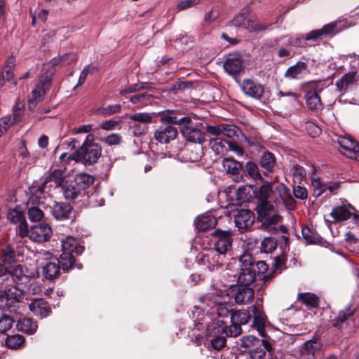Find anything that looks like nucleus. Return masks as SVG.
Segmentation results:
<instances>
[{"mask_svg": "<svg viewBox=\"0 0 359 359\" xmlns=\"http://www.w3.org/2000/svg\"><path fill=\"white\" fill-rule=\"evenodd\" d=\"M161 121L168 125H178L180 128L183 124H187L190 121L189 116H181L180 114L172 110L160 112Z\"/></svg>", "mask_w": 359, "mask_h": 359, "instance_id": "nucleus-21", "label": "nucleus"}, {"mask_svg": "<svg viewBox=\"0 0 359 359\" xmlns=\"http://www.w3.org/2000/svg\"><path fill=\"white\" fill-rule=\"evenodd\" d=\"M246 171L248 174L253 179H261L262 176L259 173V168L257 164L253 162H248L245 165Z\"/></svg>", "mask_w": 359, "mask_h": 359, "instance_id": "nucleus-59", "label": "nucleus"}, {"mask_svg": "<svg viewBox=\"0 0 359 359\" xmlns=\"http://www.w3.org/2000/svg\"><path fill=\"white\" fill-rule=\"evenodd\" d=\"M10 277L18 286H23L29 283L30 278H34V273L29 271L27 267L18 264L10 271Z\"/></svg>", "mask_w": 359, "mask_h": 359, "instance_id": "nucleus-13", "label": "nucleus"}, {"mask_svg": "<svg viewBox=\"0 0 359 359\" xmlns=\"http://www.w3.org/2000/svg\"><path fill=\"white\" fill-rule=\"evenodd\" d=\"M254 213L249 210L242 209L234 216V222L240 232L246 231L254 223Z\"/></svg>", "mask_w": 359, "mask_h": 359, "instance_id": "nucleus-14", "label": "nucleus"}, {"mask_svg": "<svg viewBox=\"0 0 359 359\" xmlns=\"http://www.w3.org/2000/svg\"><path fill=\"white\" fill-rule=\"evenodd\" d=\"M64 180L65 171L61 169H55L46 177L42 186L39 188V191L43 193L46 187H59L62 186Z\"/></svg>", "mask_w": 359, "mask_h": 359, "instance_id": "nucleus-20", "label": "nucleus"}, {"mask_svg": "<svg viewBox=\"0 0 359 359\" xmlns=\"http://www.w3.org/2000/svg\"><path fill=\"white\" fill-rule=\"evenodd\" d=\"M280 195L285 205L290 210L295 208V201L291 196L290 190L285 185L278 186Z\"/></svg>", "mask_w": 359, "mask_h": 359, "instance_id": "nucleus-42", "label": "nucleus"}, {"mask_svg": "<svg viewBox=\"0 0 359 359\" xmlns=\"http://www.w3.org/2000/svg\"><path fill=\"white\" fill-rule=\"evenodd\" d=\"M259 217L263 220L267 216L270 215L273 210V205L269 201L259 202L256 207Z\"/></svg>", "mask_w": 359, "mask_h": 359, "instance_id": "nucleus-43", "label": "nucleus"}, {"mask_svg": "<svg viewBox=\"0 0 359 359\" xmlns=\"http://www.w3.org/2000/svg\"><path fill=\"white\" fill-rule=\"evenodd\" d=\"M308 74H309L308 64L303 61H298L295 65L287 69L284 73V76L290 80H299L304 75Z\"/></svg>", "mask_w": 359, "mask_h": 359, "instance_id": "nucleus-23", "label": "nucleus"}, {"mask_svg": "<svg viewBox=\"0 0 359 359\" xmlns=\"http://www.w3.org/2000/svg\"><path fill=\"white\" fill-rule=\"evenodd\" d=\"M259 164L266 171L273 172L276 165L274 155L269 151H264L260 157Z\"/></svg>", "mask_w": 359, "mask_h": 359, "instance_id": "nucleus-38", "label": "nucleus"}, {"mask_svg": "<svg viewBox=\"0 0 359 359\" xmlns=\"http://www.w3.org/2000/svg\"><path fill=\"white\" fill-rule=\"evenodd\" d=\"M241 341L242 346L249 348L250 349L255 348L257 345H264V348L266 349L268 352H271L272 351V346L269 341L266 339H260L252 335L243 337Z\"/></svg>", "mask_w": 359, "mask_h": 359, "instance_id": "nucleus-28", "label": "nucleus"}, {"mask_svg": "<svg viewBox=\"0 0 359 359\" xmlns=\"http://www.w3.org/2000/svg\"><path fill=\"white\" fill-rule=\"evenodd\" d=\"M253 191V186H241L237 190V198L243 202L248 201L251 198V191Z\"/></svg>", "mask_w": 359, "mask_h": 359, "instance_id": "nucleus-49", "label": "nucleus"}, {"mask_svg": "<svg viewBox=\"0 0 359 359\" xmlns=\"http://www.w3.org/2000/svg\"><path fill=\"white\" fill-rule=\"evenodd\" d=\"M298 300L307 306L316 308L319 305L318 297L313 293H299Z\"/></svg>", "mask_w": 359, "mask_h": 359, "instance_id": "nucleus-41", "label": "nucleus"}, {"mask_svg": "<svg viewBox=\"0 0 359 359\" xmlns=\"http://www.w3.org/2000/svg\"><path fill=\"white\" fill-rule=\"evenodd\" d=\"M353 315V310L351 306L346 307L345 309L340 311L337 316L330 319L332 326L338 327L349 317Z\"/></svg>", "mask_w": 359, "mask_h": 359, "instance_id": "nucleus-34", "label": "nucleus"}, {"mask_svg": "<svg viewBox=\"0 0 359 359\" xmlns=\"http://www.w3.org/2000/svg\"><path fill=\"white\" fill-rule=\"evenodd\" d=\"M130 119L135 122H139L142 123H150L153 121V116L149 113L140 112L132 114L130 116Z\"/></svg>", "mask_w": 359, "mask_h": 359, "instance_id": "nucleus-50", "label": "nucleus"}, {"mask_svg": "<svg viewBox=\"0 0 359 359\" xmlns=\"http://www.w3.org/2000/svg\"><path fill=\"white\" fill-rule=\"evenodd\" d=\"M251 319L250 312L246 310L236 311L231 313V325H225L222 332L226 337H236L241 334V325L247 324Z\"/></svg>", "mask_w": 359, "mask_h": 359, "instance_id": "nucleus-4", "label": "nucleus"}, {"mask_svg": "<svg viewBox=\"0 0 359 359\" xmlns=\"http://www.w3.org/2000/svg\"><path fill=\"white\" fill-rule=\"evenodd\" d=\"M20 287V288L13 287L6 291H4L6 295L3 297V302L8 299H13L17 302H20L22 299V292H24V290L23 286Z\"/></svg>", "mask_w": 359, "mask_h": 359, "instance_id": "nucleus-45", "label": "nucleus"}, {"mask_svg": "<svg viewBox=\"0 0 359 359\" xmlns=\"http://www.w3.org/2000/svg\"><path fill=\"white\" fill-rule=\"evenodd\" d=\"M277 245V240L275 238H265L261 244V251L264 253H271L276 249Z\"/></svg>", "mask_w": 359, "mask_h": 359, "instance_id": "nucleus-47", "label": "nucleus"}, {"mask_svg": "<svg viewBox=\"0 0 359 359\" xmlns=\"http://www.w3.org/2000/svg\"><path fill=\"white\" fill-rule=\"evenodd\" d=\"M73 182L85 196L86 189L94 182V177L88 174L80 173L76 175Z\"/></svg>", "mask_w": 359, "mask_h": 359, "instance_id": "nucleus-31", "label": "nucleus"}, {"mask_svg": "<svg viewBox=\"0 0 359 359\" xmlns=\"http://www.w3.org/2000/svg\"><path fill=\"white\" fill-rule=\"evenodd\" d=\"M241 271L237 283L242 286H250L255 280L256 271L254 269L252 257L250 254H244L240 257Z\"/></svg>", "mask_w": 359, "mask_h": 359, "instance_id": "nucleus-5", "label": "nucleus"}, {"mask_svg": "<svg viewBox=\"0 0 359 359\" xmlns=\"http://www.w3.org/2000/svg\"><path fill=\"white\" fill-rule=\"evenodd\" d=\"M222 128V135L228 137H238V133L241 132L237 126L231 124H223Z\"/></svg>", "mask_w": 359, "mask_h": 359, "instance_id": "nucleus-57", "label": "nucleus"}, {"mask_svg": "<svg viewBox=\"0 0 359 359\" xmlns=\"http://www.w3.org/2000/svg\"><path fill=\"white\" fill-rule=\"evenodd\" d=\"M243 67L241 56L237 54H229L224 63L225 71L230 75L236 76L240 74Z\"/></svg>", "mask_w": 359, "mask_h": 359, "instance_id": "nucleus-22", "label": "nucleus"}, {"mask_svg": "<svg viewBox=\"0 0 359 359\" xmlns=\"http://www.w3.org/2000/svg\"><path fill=\"white\" fill-rule=\"evenodd\" d=\"M224 326L213 323L208 327V337L205 341V346L210 351H220L226 346V338L224 336H217L222 332Z\"/></svg>", "mask_w": 359, "mask_h": 359, "instance_id": "nucleus-6", "label": "nucleus"}, {"mask_svg": "<svg viewBox=\"0 0 359 359\" xmlns=\"http://www.w3.org/2000/svg\"><path fill=\"white\" fill-rule=\"evenodd\" d=\"M303 238L309 243H317L320 237L315 232L312 231L308 226H304L302 229Z\"/></svg>", "mask_w": 359, "mask_h": 359, "instance_id": "nucleus-51", "label": "nucleus"}, {"mask_svg": "<svg viewBox=\"0 0 359 359\" xmlns=\"http://www.w3.org/2000/svg\"><path fill=\"white\" fill-rule=\"evenodd\" d=\"M337 142L341 148L340 151L347 157L359 161V146L352 138L340 137Z\"/></svg>", "mask_w": 359, "mask_h": 359, "instance_id": "nucleus-11", "label": "nucleus"}, {"mask_svg": "<svg viewBox=\"0 0 359 359\" xmlns=\"http://www.w3.org/2000/svg\"><path fill=\"white\" fill-rule=\"evenodd\" d=\"M191 43L192 41L186 34L182 35L174 41L175 47L181 51L188 50L191 47Z\"/></svg>", "mask_w": 359, "mask_h": 359, "instance_id": "nucleus-48", "label": "nucleus"}, {"mask_svg": "<svg viewBox=\"0 0 359 359\" xmlns=\"http://www.w3.org/2000/svg\"><path fill=\"white\" fill-rule=\"evenodd\" d=\"M42 273L46 279L53 280L60 273V265L55 262H49L43 267Z\"/></svg>", "mask_w": 359, "mask_h": 359, "instance_id": "nucleus-37", "label": "nucleus"}, {"mask_svg": "<svg viewBox=\"0 0 359 359\" xmlns=\"http://www.w3.org/2000/svg\"><path fill=\"white\" fill-rule=\"evenodd\" d=\"M252 192L255 194V197L259 200V202L268 201L272 193L271 184L265 182L258 189H253Z\"/></svg>", "mask_w": 359, "mask_h": 359, "instance_id": "nucleus-36", "label": "nucleus"}, {"mask_svg": "<svg viewBox=\"0 0 359 359\" xmlns=\"http://www.w3.org/2000/svg\"><path fill=\"white\" fill-rule=\"evenodd\" d=\"M24 292L32 293V294H37L41 292V285L35 281L34 278H30L29 283L23 285Z\"/></svg>", "mask_w": 359, "mask_h": 359, "instance_id": "nucleus-53", "label": "nucleus"}, {"mask_svg": "<svg viewBox=\"0 0 359 359\" xmlns=\"http://www.w3.org/2000/svg\"><path fill=\"white\" fill-rule=\"evenodd\" d=\"M308 133L312 137H316L319 135L321 133V129L317 125L313 123L309 122L306 126Z\"/></svg>", "mask_w": 359, "mask_h": 359, "instance_id": "nucleus-64", "label": "nucleus"}, {"mask_svg": "<svg viewBox=\"0 0 359 359\" xmlns=\"http://www.w3.org/2000/svg\"><path fill=\"white\" fill-rule=\"evenodd\" d=\"M25 343V337L20 334L9 335L6 339V346L11 349H19Z\"/></svg>", "mask_w": 359, "mask_h": 359, "instance_id": "nucleus-44", "label": "nucleus"}, {"mask_svg": "<svg viewBox=\"0 0 359 359\" xmlns=\"http://www.w3.org/2000/svg\"><path fill=\"white\" fill-rule=\"evenodd\" d=\"M62 189L64 197L67 201H74L84 196L73 181L65 184Z\"/></svg>", "mask_w": 359, "mask_h": 359, "instance_id": "nucleus-32", "label": "nucleus"}, {"mask_svg": "<svg viewBox=\"0 0 359 359\" xmlns=\"http://www.w3.org/2000/svg\"><path fill=\"white\" fill-rule=\"evenodd\" d=\"M225 255L216 251H210L202 256L201 261L211 271H217L223 265Z\"/></svg>", "mask_w": 359, "mask_h": 359, "instance_id": "nucleus-18", "label": "nucleus"}, {"mask_svg": "<svg viewBox=\"0 0 359 359\" xmlns=\"http://www.w3.org/2000/svg\"><path fill=\"white\" fill-rule=\"evenodd\" d=\"M52 229L47 224L34 225L29 229V238L35 242L47 241L52 236Z\"/></svg>", "mask_w": 359, "mask_h": 359, "instance_id": "nucleus-16", "label": "nucleus"}, {"mask_svg": "<svg viewBox=\"0 0 359 359\" xmlns=\"http://www.w3.org/2000/svg\"><path fill=\"white\" fill-rule=\"evenodd\" d=\"M151 95L147 93H142L133 95L130 97V102L133 104L140 103L143 105H147L151 102Z\"/></svg>", "mask_w": 359, "mask_h": 359, "instance_id": "nucleus-52", "label": "nucleus"}, {"mask_svg": "<svg viewBox=\"0 0 359 359\" xmlns=\"http://www.w3.org/2000/svg\"><path fill=\"white\" fill-rule=\"evenodd\" d=\"M222 165L228 173L238 175L242 169V164L231 158H225L222 161Z\"/></svg>", "mask_w": 359, "mask_h": 359, "instance_id": "nucleus-39", "label": "nucleus"}, {"mask_svg": "<svg viewBox=\"0 0 359 359\" xmlns=\"http://www.w3.org/2000/svg\"><path fill=\"white\" fill-rule=\"evenodd\" d=\"M76 60V58L75 55L72 53L66 54L62 56L60 59L54 58L52 60L49 65L44 66V69L49 67L50 65L54 66L57 65L59 62H62L64 65H68L69 63ZM54 72L55 71L53 67H51L50 69H47V71L41 76L39 85L32 91L31 95L29 96V108L34 107L40 100L41 97L50 88Z\"/></svg>", "mask_w": 359, "mask_h": 359, "instance_id": "nucleus-1", "label": "nucleus"}, {"mask_svg": "<svg viewBox=\"0 0 359 359\" xmlns=\"http://www.w3.org/2000/svg\"><path fill=\"white\" fill-rule=\"evenodd\" d=\"M41 205L43 203L39 197L34 195L29 196L27 202V208L28 219L30 222H37L43 218L44 213L40 208Z\"/></svg>", "mask_w": 359, "mask_h": 359, "instance_id": "nucleus-10", "label": "nucleus"}, {"mask_svg": "<svg viewBox=\"0 0 359 359\" xmlns=\"http://www.w3.org/2000/svg\"><path fill=\"white\" fill-rule=\"evenodd\" d=\"M351 210H354V208L351 205L348 206L344 205H339L332 209L330 215L335 222H341L347 220L351 217L352 212Z\"/></svg>", "mask_w": 359, "mask_h": 359, "instance_id": "nucleus-27", "label": "nucleus"}, {"mask_svg": "<svg viewBox=\"0 0 359 359\" xmlns=\"http://www.w3.org/2000/svg\"><path fill=\"white\" fill-rule=\"evenodd\" d=\"M7 218L13 223H18L25 219L22 208L20 205L15 206L8 211Z\"/></svg>", "mask_w": 359, "mask_h": 359, "instance_id": "nucleus-46", "label": "nucleus"}, {"mask_svg": "<svg viewBox=\"0 0 359 359\" xmlns=\"http://www.w3.org/2000/svg\"><path fill=\"white\" fill-rule=\"evenodd\" d=\"M82 248L79 246L77 241L72 237L68 236L62 241V252L72 255H78L82 252Z\"/></svg>", "mask_w": 359, "mask_h": 359, "instance_id": "nucleus-30", "label": "nucleus"}, {"mask_svg": "<svg viewBox=\"0 0 359 359\" xmlns=\"http://www.w3.org/2000/svg\"><path fill=\"white\" fill-rule=\"evenodd\" d=\"M357 81V74L354 72H349L345 74L339 80L337 81L335 85L340 92L346 91L348 87Z\"/></svg>", "mask_w": 359, "mask_h": 359, "instance_id": "nucleus-33", "label": "nucleus"}, {"mask_svg": "<svg viewBox=\"0 0 359 359\" xmlns=\"http://www.w3.org/2000/svg\"><path fill=\"white\" fill-rule=\"evenodd\" d=\"M215 239V251L225 255L232 247V233L230 231L215 230L212 233Z\"/></svg>", "mask_w": 359, "mask_h": 359, "instance_id": "nucleus-8", "label": "nucleus"}, {"mask_svg": "<svg viewBox=\"0 0 359 359\" xmlns=\"http://www.w3.org/2000/svg\"><path fill=\"white\" fill-rule=\"evenodd\" d=\"M178 135L177 129L170 125L161 126L154 133V139L161 144H167L175 140Z\"/></svg>", "mask_w": 359, "mask_h": 359, "instance_id": "nucleus-17", "label": "nucleus"}, {"mask_svg": "<svg viewBox=\"0 0 359 359\" xmlns=\"http://www.w3.org/2000/svg\"><path fill=\"white\" fill-rule=\"evenodd\" d=\"M15 257V252L10 245H8L6 248L2 251L1 259L3 262L6 264H11L13 262H14Z\"/></svg>", "mask_w": 359, "mask_h": 359, "instance_id": "nucleus-58", "label": "nucleus"}, {"mask_svg": "<svg viewBox=\"0 0 359 359\" xmlns=\"http://www.w3.org/2000/svg\"><path fill=\"white\" fill-rule=\"evenodd\" d=\"M266 351L267 350L264 348V345H257L249 350V359H262L266 355Z\"/></svg>", "mask_w": 359, "mask_h": 359, "instance_id": "nucleus-54", "label": "nucleus"}, {"mask_svg": "<svg viewBox=\"0 0 359 359\" xmlns=\"http://www.w3.org/2000/svg\"><path fill=\"white\" fill-rule=\"evenodd\" d=\"M253 313L254 323L257 325L258 330L261 331V330H264L265 325V318L258 311L256 306H254L253 308Z\"/></svg>", "mask_w": 359, "mask_h": 359, "instance_id": "nucleus-60", "label": "nucleus"}, {"mask_svg": "<svg viewBox=\"0 0 359 359\" xmlns=\"http://www.w3.org/2000/svg\"><path fill=\"white\" fill-rule=\"evenodd\" d=\"M94 135H88L81 147L74 153L72 157L69 156L68 158L80 161L86 165L95 163L101 156L102 147L94 142Z\"/></svg>", "mask_w": 359, "mask_h": 359, "instance_id": "nucleus-2", "label": "nucleus"}, {"mask_svg": "<svg viewBox=\"0 0 359 359\" xmlns=\"http://www.w3.org/2000/svg\"><path fill=\"white\" fill-rule=\"evenodd\" d=\"M217 224V220L212 215H203L198 216L195 219V225L196 229L201 231H208L214 228Z\"/></svg>", "mask_w": 359, "mask_h": 359, "instance_id": "nucleus-29", "label": "nucleus"}, {"mask_svg": "<svg viewBox=\"0 0 359 359\" xmlns=\"http://www.w3.org/2000/svg\"><path fill=\"white\" fill-rule=\"evenodd\" d=\"M241 88L248 96L259 100L264 92V86L250 79H244L241 83Z\"/></svg>", "mask_w": 359, "mask_h": 359, "instance_id": "nucleus-15", "label": "nucleus"}, {"mask_svg": "<svg viewBox=\"0 0 359 359\" xmlns=\"http://www.w3.org/2000/svg\"><path fill=\"white\" fill-rule=\"evenodd\" d=\"M180 131L183 137L189 142L201 144L205 140V133L193 126L191 118L189 123L183 124Z\"/></svg>", "mask_w": 359, "mask_h": 359, "instance_id": "nucleus-12", "label": "nucleus"}, {"mask_svg": "<svg viewBox=\"0 0 359 359\" xmlns=\"http://www.w3.org/2000/svg\"><path fill=\"white\" fill-rule=\"evenodd\" d=\"M102 142L109 146L118 145L121 142V137L116 133H111V135L102 139Z\"/></svg>", "mask_w": 359, "mask_h": 359, "instance_id": "nucleus-62", "label": "nucleus"}, {"mask_svg": "<svg viewBox=\"0 0 359 359\" xmlns=\"http://www.w3.org/2000/svg\"><path fill=\"white\" fill-rule=\"evenodd\" d=\"M337 26V22H332L330 24H327L323 27L322 29H320V32L323 35H332L337 33L339 31L336 29V27Z\"/></svg>", "mask_w": 359, "mask_h": 359, "instance_id": "nucleus-63", "label": "nucleus"}, {"mask_svg": "<svg viewBox=\"0 0 359 359\" xmlns=\"http://www.w3.org/2000/svg\"><path fill=\"white\" fill-rule=\"evenodd\" d=\"M320 348L321 343L318 339L308 340L300 348L297 359H316L315 354Z\"/></svg>", "mask_w": 359, "mask_h": 359, "instance_id": "nucleus-19", "label": "nucleus"}, {"mask_svg": "<svg viewBox=\"0 0 359 359\" xmlns=\"http://www.w3.org/2000/svg\"><path fill=\"white\" fill-rule=\"evenodd\" d=\"M232 295L238 304H246L254 298V290L250 286H239L232 290Z\"/></svg>", "mask_w": 359, "mask_h": 359, "instance_id": "nucleus-24", "label": "nucleus"}, {"mask_svg": "<svg viewBox=\"0 0 359 359\" xmlns=\"http://www.w3.org/2000/svg\"><path fill=\"white\" fill-rule=\"evenodd\" d=\"M72 206L65 203H55L52 207L51 214L57 220H64L69 217Z\"/></svg>", "mask_w": 359, "mask_h": 359, "instance_id": "nucleus-26", "label": "nucleus"}, {"mask_svg": "<svg viewBox=\"0 0 359 359\" xmlns=\"http://www.w3.org/2000/svg\"><path fill=\"white\" fill-rule=\"evenodd\" d=\"M315 197L320 196L327 190V184L323 183L320 179H313L311 182Z\"/></svg>", "mask_w": 359, "mask_h": 359, "instance_id": "nucleus-55", "label": "nucleus"}, {"mask_svg": "<svg viewBox=\"0 0 359 359\" xmlns=\"http://www.w3.org/2000/svg\"><path fill=\"white\" fill-rule=\"evenodd\" d=\"M14 320L9 316L4 314L0 316V333H6L13 325Z\"/></svg>", "mask_w": 359, "mask_h": 359, "instance_id": "nucleus-56", "label": "nucleus"}, {"mask_svg": "<svg viewBox=\"0 0 359 359\" xmlns=\"http://www.w3.org/2000/svg\"><path fill=\"white\" fill-rule=\"evenodd\" d=\"M249 7H244L232 20L233 25L250 32H262L268 29L271 25H263L252 15Z\"/></svg>", "mask_w": 359, "mask_h": 359, "instance_id": "nucleus-3", "label": "nucleus"}, {"mask_svg": "<svg viewBox=\"0 0 359 359\" xmlns=\"http://www.w3.org/2000/svg\"><path fill=\"white\" fill-rule=\"evenodd\" d=\"M57 261L62 269L64 271H68L73 268L74 264L75 263V256L62 252Z\"/></svg>", "mask_w": 359, "mask_h": 359, "instance_id": "nucleus-40", "label": "nucleus"}, {"mask_svg": "<svg viewBox=\"0 0 359 359\" xmlns=\"http://www.w3.org/2000/svg\"><path fill=\"white\" fill-rule=\"evenodd\" d=\"M201 0H182L180 1L177 6V11H183L199 4Z\"/></svg>", "mask_w": 359, "mask_h": 359, "instance_id": "nucleus-61", "label": "nucleus"}, {"mask_svg": "<svg viewBox=\"0 0 359 359\" xmlns=\"http://www.w3.org/2000/svg\"><path fill=\"white\" fill-rule=\"evenodd\" d=\"M307 84L312 85L311 89L305 94L306 104L308 108L313 111H320L323 109V104L321 101L319 93L323 90L321 81H311Z\"/></svg>", "mask_w": 359, "mask_h": 359, "instance_id": "nucleus-7", "label": "nucleus"}, {"mask_svg": "<svg viewBox=\"0 0 359 359\" xmlns=\"http://www.w3.org/2000/svg\"><path fill=\"white\" fill-rule=\"evenodd\" d=\"M29 310L40 318L47 317L51 312L48 303L43 299H35L29 305Z\"/></svg>", "mask_w": 359, "mask_h": 359, "instance_id": "nucleus-25", "label": "nucleus"}, {"mask_svg": "<svg viewBox=\"0 0 359 359\" xmlns=\"http://www.w3.org/2000/svg\"><path fill=\"white\" fill-rule=\"evenodd\" d=\"M23 114V106L17 104L13 108L12 114L1 118L0 137L3 135L11 126L20 122Z\"/></svg>", "mask_w": 359, "mask_h": 359, "instance_id": "nucleus-9", "label": "nucleus"}, {"mask_svg": "<svg viewBox=\"0 0 359 359\" xmlns=\"http://www.w3.org/2000/svg\"><path fill=\"white\" fill-rule=\"evenodd\" d=\"M17 327L22 332L32 334L37 329V323L33 321L31 318H23L18 320Z\"/></svg>", "mask_w": 359, "mask_h": 359, "instance_id": "nucleus-35", "label": "nucleus"}]
</instances>
